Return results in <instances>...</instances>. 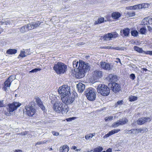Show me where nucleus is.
I'll list each match as a JSON object with an SVG mask.
<instances>
[{"label":"nucleus","mask_w":152,"mask_h":152,"mask_svg":"<svg viewBox=\"0 0 152 152\" xmlns=\"http://www.w3.org/2000/svg\"><path fill=\"white\" fill-rule=\"evenodd\" d=\"M127 131V130H125V131L126 132V133H129L131 132V131L128 132V131Z\"/></svg>","instance_id":"obj_62"},{"label":"nucleus","mask_w":152,"mask_h":152,"mask_svg":"<svg viewBox=\"0 0 152 152\" xmlns=\"http://www.w3.org/2000/svg\"><path fill=\"white\" fill-rule=\"evenodd\" d=\"M41 22L39 21L34 22L28 24L30 30L35 28L39 26L41 24Z\"/></svg>","instance_id":"obj_14"},{"label":"nucleus","mask_w":152,"mask_h":152,"mask_svg":"<svg viewBox=\"0 0 152 152\" xmlns=\"http://www.w3.org/2000/svg\"><path fill=\"white\" fill-rule=\"evenodd\" d=\"M8 24H9V23L8 22H5V24L7 25Z\"/></svg>","instance_id":"obj_63"},{"label":"nucleus","mask_w":152,"mask_h":152,"mask_svg":"<svg viewBox=\"0 0 152 152\" xmlns=\"http://www.w3.org/2000/svg\"><path fill=\"white\" fill-rule=\"evenodd\" d=\"M77 87L80 92H83L85 88V85L81 83L78 84L77 85Z\"/></svg>","instance_id":"obj_18"},{"label":"nucleus","mask_w":152,"mask_h":152,"mask_svg":"<svg viewBox=\"0 0 152 152\" xmlns=\"http://www.w3.org/2000/svg\"><path fill=\"white\" fill-rule=\"evenodd\" d=\"M142 8V6L141 4H137L134 5L133 6L130 7V10H137L140 9Z\"/></svg>","instance_id":"obj_25"},{"label":"nucleus","mask_w":152,"mask_h":152,"mask_svg":"<svg viewBox=\"0 0 152 152\" xmlns=\"http://www.w3.org/2000/svg\"><path fill=\"white\" fill-rule=\"evenodd\" d=\"M15 76L14 75L10 76L7 79L8 80L10 81L11 83L12 81L15 79Z\"/></svg>","instance_id":"obj_41"},{"label":"nucleus","mask_w":152,"mask_h":152,"mask_svg":"<svg viewBox=\"0 0 152 152\" xmlns=\"http://www.w3.org/2000/svg\"><path fill=\"white\" fill-rule=\"evenodd\" d=\"M120 131V129H114L110 131L109 132L110 135H111L115 133H118V132Z\"/></svg>","instance_id":"obj_30"},{"label":"nucleus","mask_w":152,"mask_h":152,"mask_svg":"<svg viewBox=\"0 0 152 152\" xmlns=\"http://www.w3.org/2000/svg\"><path fill=\"white\" fill-rule=\"evenodd\" d=\"M76 148V147L75 146H73L71 148V149L75 150Z\"/></svg>","instance_id":"obj_60"},{"label":"nucleus","mask_w":152,"mask_h":152,"mask_svg":"<svg viewBox=\"0 0 152 152\" xmlns=\"http://www.w3.org/2000/svg\"><path fill=\"white\" fill-rule=\"evenodd\" d=\"M58 93L61 95V98L67 95L70 94V88L67 85H63L60 87L58 89Z\"/></svg>","instance_id":"obj_5"},{"label":"nucleus","mask_w":152,"mask_h":152,"mask_svg":"<svg viewBox=\"0 0 152 152\" xmlns=\"http://www.w3.org/2000/svg\"><path fill=\"white\" fill-rule=\"evenodd\" d=\"M128 14L130 16H132L135 15V12H130Z\"/></svg>","instance_id":"obj_50"},{"label":"nucleus","mask_w":152,"mask_h":152,"mask_svg":"<svg viewBox=\"0 0 152 152\" xmlns=\"http://www.w3.org/2000/svg\"><path fill=\"white\" fill-rule=\"evenodd\" d=\"M106 79L109 82L115 81L117 80V77L116 75L110 74Z\"/></svg>","instance_id":"obj_16"},{"label":"nucleus","mask_w":152,"mask_h":152,"mask_svg":"<svg viewBox=\"0 0 152 152\" xmlns=\"http://www.w3.org/2000/svg\"><path fill=\"white\" fill-rule=\"evenodd\" d=\"M113 117L112 116H110L108 117H106L105 118V120L106 121H109L112 120Z\"/></svg>","instance_id":"obj_48"},{"label":"nucleus","mask_w":152,"mask_h":152,"mask_svg":"<svg viewBox=\"0 0 152 152\" xmlns=\"http://www.w3.org/2000/svg\"><path fill=\"white\" fill-rule=\"evenodd\" d=\"M37 105L42 109V110H44L45 109V107L43 105L42 102H41V103H39Z\"/></svg>","instance_id":"obj_42"},{"label":"nucleus","mask_w":152,"mask_h":152,"mask_svg":"<svg viewBox=\"0 0 152 152\" xmlns=\"http://www.w3.org/2000/svg\"><path fill=\"white\" fill-rule=\"evenodd\" d=\"M115 61L117 63L119 62L120 64H122L121 63V62L120 59L118 58H116L115 59Z\"/></svg>","instance_id":"obj_54"},{"label":"nucleus","mask_w":152,"mask_h":152,"mask_svg":"<svg viewBox=\"0 0 152 152\" xmlns=\"http://www.w3.org/2000/svg\"><path fill=\"white\" fill-rule=\"evenodd\" d=\"M100 65L102 68L106 70H109L111 68L110 64L106 62H102Z\"/></svg>","instance_id":"obj_15"},{"label":"nucleus","mask_w":152,"mask_h":152,"mask_svg":"<svg viewBox=\"0 0 152 152\" xmlns=\"http://www.w3.org/2000/svg\"><path fill=\"white\" fill-rule=\"evenodd\" d=\"M4 100L0 101V107H3L5 106Z\"/></svg>","instance_id":"obj_47"},{"label":"nucleus","mask_w":152,"mask_h":152,"mask_svg":"<svg viewBox=\"0 0 152 152\" xmlns=\"http://www.w3.org/2000/svg\"><path fill=\"white\" fill-rule=\"evenodd\" d=\"M150 55H152V51H150Z\"/></svg>","instance_id":"obj_64"},{"label":"nucleus","mask_w":152,"mask_h":152,"mask_svg":"<svg viewBox=\"0 0 152 152\" xmlns=\"http://www.w3.org/2000/svg\"><path fill=\"white\" fill-rule=\"evenodd\" d=\"M129 29L128 28H125L123 30H121L120 33L121 34H123L125 36H128L129 34Z\"/></svg>","instance_id":"obj_23"},{"label":"nucleus","mask_w":152,"mask_h":152,"mask_svg":"<svg viewBox=\"0 0 152 152\" xmlns=\"http://www.w3.org/2000/svg\"><path fill=\"white\" fill-rule=\"evenodd\" d=\"M134 49L139 53H142L143 50L142 48H139L137 46H134Z\"/></svg>","instance_id":"obj_27"},{"label":"nucleus","mask_w":152,"mask_h":152,"mask_svg":"<svg viewBox=\"0 0 152 152\" xmlns=\"http://www.w3.org/2000/svg\"><path fill=\"white\" fill-rule=\"evenodd\" d=\"M52 133L54 135L58 136L59 135V133L55 131H52Z\"/></svg>","instance_id":"obj_53"},{"label":"nucleus","mask_w":152,"mask_h":152,"mask_svg":"<svg viewBox=\"0 0 152 152\" xmlns=\"http://www.w3.org/2000/svg\"><path fill=\"white\" fill-rule=\"evenodd\" d=\"M41 70V69L40 68H35L34 69H33L32 70H31L30 72H37L38 71H40Z\"/></svg>","instance_id":"obj_51"},{"label":"nucleus","mask_w":152,"mask_h":152,"mask_svg":"<svg viewBox=\"0 0 152 152\" xmlns=\"http://www.w3.org/2000/svg\"><path fill=\"white\" fill-rule=\"evenodd\" d=\"M85 95L87 99L90 101H93L96 98V92L95 90L92 88H87L85 92Z\"/></svg>","instance_id":"obj_3"},{"label":"nucleus","mask_w":152,"mask_h":152,"mask_svg":"<svg viewBox=\"0 0 152 152\" xmlns=\"http://www.w3.org/2000/svg\"><path fill=\"white\" fill-rule=\"evenodd\" d=\"M19 56L21 57H26V55L25 54V53L24 50H22L21 51Z\"/></svg>","instance_id":"obj_43"},{"label":"nucleus","mask_w":152,"mask_h":152,"mask_svg":"<svg viewBox=\"0 0 152 152\" xmlns=\"http://www.w3.org/2000/svg\"><path fill=\"white\" fill-rule=\"evenodd\" d=\"M103 73L100 70H96L93 72L92 77L90 79V81L92 83H94L98 81L99 79L102 77Z\"/></svg>","instance_id":"obj_6"},{"label":"nucleus","mask_w":152,"mask_h":152,"mask_svg":"<svg viewBox=\"0 0 152 152\" xmlns=\"http://www.w3.org/2000/svg\"><path fill=\"white\" fill-rule=\"evenodd\" d=\"M103 150L102 147L99 146L98 148H95L94 150V152H101Z\"/></svg>","instance_id":"obj_35"},{"label":"nucleus","mask_w":152,"mask_h":152,"mask_svg":"<svg viewBox=\"0 0 152 152\" xmlns=\"http://www.w3.org/2000/svg\"><path fill=\"white\" fill-rule=\"evenodd\" d=\"M47 141H41L38 142L37 143H36L35 145H39L42 144H43L44 143H46L47 142Z\"/></svg>","instance_id":"obj_44"},{"label":"nucleus","mask_w":152,"mask_h":152,"mask_svg":"<svg viewBox=\"0 0 152 152\" xmlns=\"http://www.w3.org/2000/svg\"><path fill=\"white\" fill-rule=\"evenodd\" d=\"M128 122V120L126 118H123L122 119H120L114 123L112 125V127L114 128H116L120 125H122L127 123Z\"/></svg>","instance_id":"obj_11"},{"label":"nucleus","mask_w":152,"mask_h":152,"mask_svg":"<svg viewBox=\"0 0 152 152\" xmlns=\"http://www.w3.org/2000/svg\"><path fill=\"white\" fill-rule=\"evenodd\" d=\"M112 38H115L118 37V34L116 32H114L112 33Z\"/></svg>","instance_id":"obj_46"},{"label":"nucleus","mask_w":152,"mask_h":152,"mask_svg":"<svg viewBox=\"0 0 152 152\" xmlns=\"http://www.w3.org/2000/svg\"><path fill=\"white\" fill-rule=\"evenodd\" d=\"M95 135V133L92 134L90 133L89 134L86 135L85 136V138L86 140H88L89 139L91 138Z\"/></svg>","instance_id":"obj_29"},{"label":"nucleus","mask_w":152,"mask_h":152,"mask_svg":"<svg viewBox=\"0 0 152 152\" xmlns=\"http://www.w3.org/2000/svg\"><path fill=\"white\" fill-rule=\"evenodd\" d=\"M121 14L118 12H114L111 14V16L113 19H118L121 16Z\"/></svg>","instance_id":"obj_19"},{"label":"nucleus","mask_w":152,"mask_h":152,"mask_svg":"<svg viewBox=\"0 0 152 152\" xmlns=\"http://www.w3.org/2000/svg\"><path fill=\"white\" fill-rule=\"evenodd\" d=\"M127 131H131V132L129 133L131 134H138V131L137 129H132L130 130H128Z\"/></svg>","instance_id":"obj_31"},{"label":"nucleus","mask_w":152,"mask_h":152,"mask_svg":"<svg viewBox=\"0 0 152 152\" xmlns=\"http://www.w3.org/2000/svg\"><path fill=\"white\" fill-rule=\"evenodd\" d=\"M90 66L89 64L88 63H85L83 61H79V66L77 68V69H80L82 71L86 72L89 70Z\"/></svg>","instance_id":"obj_7"},{"label":"nucleus","mask_w":152,"mask_h":152,"mask_svg":"<svg viewBox=\"0 0 152 152\" xmlns=\"http://www.w3.org/2000/svg\"><path fill=\"white\" fill-rule=\"evenodd\" d=\"M29 25L28 26V24L27 25L23 26L20 28V32L24 33L28 31L29 30H30V29H29Z\"/></svg>","instance_id":"obj_20"},{"label":"nucleus","mask_w":152,"mask_h":152,"mask_svg":"<svg viewBox=\"0 0 152 152\" xmlns=\"http://www.w3.org/2000/svg\"><path fill=\"white\" fill-rule=\"evenodd\" d=\"M20 105L21 104L18 102H14L11 104H9L8 110L10 113L11 112H12L16 110Z\"/></svg>","instance_id":"obj_10"},{"label":"nucleus","mask_w":152,"mask_h":152,"mask_svg":"<svg viewBox=\"0 0 152 152\" xmlns=\"http://www.w3.org/2000/svg\"><path fill=\"white\" fill-rule=\"evenodd\" d=\"M14 152H22V151L21 150H15L14 151Z\"/></svg>","instance_id":"obj_58"},{"label":"nucleus","mask_w":152,"mask_h":152,"mask_svg":"<svg viewBox=\"0 0 152 152\" xmlns=\"http://www.w3.org/2000/svg\"><path fill=\"white\" fill-rule=\"evenodd\" d=\"M80 151V149H76L75 150V151Z\"/></svg>","instance_id":"obj_61"},{"label":"nucleus","mask_w":152,"mask_h":152,"mask_svg":"<svg viewBox=\"0 0 152 152\" xmlns=\"http://www.w3.org/2000/svg\"><path fill=\"white\" fill-rule=\"evenodd\" d=\"M11 83L10 81L7 80L4 82V86L3 88L4 91H6L7 88H10Z\"/></svg>","instance_id":"obj_21"},{"label":"nucleus","mask_w":152,"mask_h":152,"mask_svg":"<svg viewBox=\"0 0 152 152\" xmlns=\"http://www.w3.org/2000/svg\"><path fill=\"white\" fill-rule=\"evenodd\" d=\"M150 51H143V53L146 54H150Z\"/></svg>","instance_id":"obj_55"},{"label":"nucleus","mask_w":152,"mask_h":152,"mask_svg":"<svg viewBox=\"0 0 152 152\" xmlns=\"http://www.w3.org/2000/svg\"><path fill=\"white\" fill-rule=\"evenodd\" d=\"M131 34L132 36L137 37L138 34V32L136 30H133L131 31Z\"/></svg>","instance_id":"obj_33"},{"label":"nucleus","mask_w":152,"mask_h":152,"mask_svg":"<svg viewBox=\"0 0 152 152\" xmlns=\"http://www.w3.org/2000/svg\"><path fill=\"white\" fill-rule=\"evenodd\" d=\"M141 4L142 6V8H148L150 6V5L147 3H142Z\"/></svg>","instance_id":"obj_45"},{"label":"nucleus","mask_w":152,"mask_h":152,"mask_svg":"<svg viewBox=\"0 0 152 152\" xmlns=\"http://www.w3.org/2000/svg\"><path fill=\"white\" fill-rule=\"evenodd\" d=\"M100 48L113 49V47H112L111 46H101L100 47Z\"/></svg>","instance_id":"obj_39"},{"label":"nucleus","mask_w":152,"mask_h":152,"mask_svg":"<svg viewBox=\"0 0 152 152\" xmlns=\"http://www.w3.org/2000/svg\"><path fill=\"white\" fill-rule=\"evenodd\" d=\"M17 52V50L15 49H9L6 51L7 54L10 55L15 54Z\"/></svg>","instance_id":"obj_26"},{"label":"nucleus","mask_w":152,"mask_h":152,"mask_svg":"<svg viewBox=\"0 0 152 152\" xmlns=\"http://www.w3.org/2000/svg\"><path fill=\"white\" fill-rule=\"evenodd\" d=\"M75 99L73 95H71V93L69 95H67L61 97V100L62 102L65 104L72 103Z\"/></svg>","instance_id":"obj_9"},{"label":"nucleus","mask_w":152,"mask_h":152,"mask_svg":"<svg viewBox=\"0 0 152 152\" xmlns=\"http://www.w3.org/2000/svg\"><path fill=\"white\" fill-rule=\"evenodd\" d=\"M112 37V33H109L104 36L103 39L105 40H110L111 39Z\"/></svg>","instance_id":"obj_24"},{"label":"nucleus","mask_w":152,"mask_h":152,"mask_svg":"<svg viewBox=\"0 0 152 152\" xmlns=\"http://www.w3.org/2000/svg\"><path fill=\"white\" fill-rule=\"evenodd\" d=\"M146 29L145 28H141L140 30L139 31V32H140L141 34H144L146 32Z\"/></svg>","instance_id":"obj_40"},{"label":"nucleus","mask_w":152,"mask_h":152,"mask_svg":"<svg viewBox=\"0 0 152 152\" xmlns=\"http://www.w3.org/2000/svg\"><path fill=\"white\" fill-rule=\"evenodd\" d=\"M151 120V118L148 117H142L138 119L137 123L138 125H141L144 124L145 123L149 122Z\"/></svg>","instance_id":"obj_13"},{"label":"nucleus","mask_w":152,"mask_h":152,"mask_svg":"<svg viewBox=\"0 0 152 152\" xmlns=\"http://www.w3.org/2000/svg\"><path fill=\"white\" fill-rule=\"evenodd\" d=\"M123 103V101L122 100L118 101L115 104V107H118V106L122 104Z\"/></svg>","instance_id":"obj_38"},{"label":"nucleus","mask_w":152,"mask_h":152,"mask_svg":"<svg viewBox=\"0 0 152 152\" xmlns=\"http://www.w3.org/2000/svg\"><path fill=\"white\" fill-rule=\"evenodd\" d=\"M74 117L69 118L66 119V120L67 121H71L72 120H73L74 119Z\"/></svg>","instance_id":"obj_56"},{"label":"nucleus","mask_w":152,"mask_h":152,"mask_svg":"<svg viewBox=\"0 0 152 152\" xmlns=\"http://www.w3.org/2000/svg\"><path fill=\"white\" fill-rule=\"evenodd\" d=\"M137 97L135 96H130L129 97V100L131 102L134 101L137 99Z\"/></svg>","instance_id":"obj_34"},{"label":"nucleus","mask_w":152,"mask_h":152,"mask_svg":"<svg viewBox=\"0 0 152 152\" xmlns=\"http://www.w3.org/2000/svg\"><path fill=\"white\" fill-rule=\"evenodd\" d=\"M25 110H26V114L30 116H33L36 113V110L31 104L26 105Z\"/></svg>","instance_id":"obj_8"},{"label":"nucleus","mask_w":152,"mask_h":152,"mask_svg":"<svg viewBox=\"0 0 152 152\" xmlns=\"http://www.w3.org/2000/svg\"><path fill=\"white\" fill-rule=\"evenodd\" d=\"M104 19L103 18H98V20L97 21H96L94 24H97L99 23H101L103 22L104 21Z\"/></svg>","instance_id":"obj_32"},{"label":"nucleus","mask_w":152,"mask_h":152,"mask_svg":"<svg viewBox=\"0 0 152 152\" xmlns=\"http://www.w3.org/2000/svg\"><path fill=\"white\" fill-rule=\"evenodd\" d=\"M110 136V134H109V132H108V133L107 134H105L104 136V138H107V137H109Z\"/></svg>","instance_id":"obj_57"},{"label":"nucleus","mask_w":152,"mask_h":152,"mask_svg":"<svg viewBox=\"0 0 152 152\" xmlns=\"http://www.w3.org/2000/svg\"><path fill=\"white\" fill-rule=\"evenodd\" d=\"M54 104L53 108L54 110L57 113H61L63 114H66L68 111V108L67 105L63 104H58V103Z\"/></svg>","instance_id":"obj_2"},{"label":"nucleus","mask_w":152,"mask_h":152,"mask_svg":"<svg viewBox=\"0 0 152 152\" xmlns=\"http://www.w3.org/2000/svg\"><path fill=\"white\" fill-rule=\"evenodd\" d=\"M69 149V147L66 145H64L60 148V152H68Z\"/></svg>","instance_id":"obj_22"},{"label":"nucleus","mask_w":152,"mask_h":152,"mask_svg":"<svg viewBox=\"0 0 152 152\" xmlns=\"http://www.w3.org/2000/svg\"><path fill=\"white\" fill-rule=\"evenodd\" d=\"M78 72L76 73L75 76L77 78L80 79L84 77V73L85 72L80 69H78Z\"/></svg>","instance_id":"obj_17"},{"label":"nucleus","mask_w":152,"mask_h":152,"mask_svg":"<svg viewBox=\"0 0 152 152\" xmlns=\"http://www.w3.org/2000/svg\"><path fill=\"white\" fill-rule=\"evenodd\" d=\"M97 89L98 92L103 96H107L110 92L109 88L104 84L99 85Z\"/></svg>","instance_id":"obj_4"},{"label":"nucleus","mask_w":152,"mask_h":152,"mask_svg":"<svg viewBox=\"0 0 152 152\" xmlns=\"http://www.w3.org/2000/svg\"><path fill=\"white\" fill-rule=\"evenodd\" d=\"M112 149L111 148H109L107 149L106 151V152H111Z\"/></svg>","instance_id":"obj_59"},{"label":"nucleus","mask_w":152,"mask_h":152,"mask_svg":"<svg viewBox=\"0 0 152 152\" xmlns=\"http://www.w3.org/2000/svg\"><path fill=\"white\" fill-rule=\"evenodd\" d=\"M137 129L138 133H143L145 132H146L148 131L147 129L145 127L142 128Z\"/></svg>","instance_id":"obj_28"},{"label":"nucleus","mask_w":152,"mask_h":152,"mask_svg":"<svg viewBox=\"0 0 152 152\" xmlns=\"http://www.w3.org/2000/svg\"><path fill=\"white\" fill-rule=\"evenodd\" d=\"M109 85L111 86L113 91L115 93H117L121 90L120 85L116 83L113 82L109 84Z\"/></svg>","instance_id":"obj_12"},{"label":"nucleus","mask_w":152,"mask_h":152,"mask_svg":"<svg viewBox=\"0 0 152 152\" xmlns=\"http://www.w3.org/2000/svg\"><path fill=\"white\" fill-rule=\"evenodd\" d=\"M36 101L37 104L39 103H41V102H42L41 100L38 97H37L36 98Z\"/></svg>","instance_id":"obj_49"},{"label":"nucleus","mask_w":152,"mask_h":152,"mask_svg":"<svg viewBox=\"0 0 152 152\" xmlns=\"http://www.w3.org/2000/svg\"><path fill=\"white\" fill-rule=\"evenodd\" d=\"M79 62L78 61L75 60L73 61V67L75 68H77L78 64Z\"/></svg>","instance_id":"obj_37"},{"label":"nucleus","mask_w":152,"mask_h":152,"mask_svg":"<svg viewBox=\"0 0 152 152\" xmlns=\"http://www.w3.org/2000/svg\"><path fill=\"white\" fill-rule=\"evenodd\" d=\"M130 77L132 80H134L135 78V75L134 74H131L130 75Z\"/></svg>","instance_id":"obj_52"},{"label":"nucleus","mask_w":152,"mask_h":152,"mask_svg":"<svg viewBox=\"0 0 152 152\" xmlns=\"http://www.w3.org/2000/svg\"><path fill=\"white\" fill-rule=\"evenodd\" d=\"M113 49H115V50H124L125 49L124 47H117L115 48L113 47Z\"/></svg>","instance_id":"obj_36"},{"label":"nucleus","mask_w":152,"mask_h":152,"mask_svg":"<svg viewBox=\"0 0 152 152\" xmlns=\"http://www.w3.org/2000/svg\"><path fill=\"white\" fill-rule=\"evenodd\" d=\"M67 68V66L61 62L55 64L53 67V70L58 75L64 74L66 71Z\"/></svg>","instance_id":"obj_1"}]
</instances>
